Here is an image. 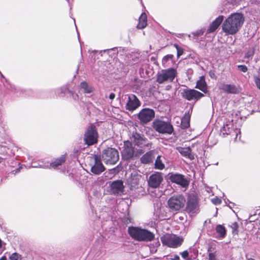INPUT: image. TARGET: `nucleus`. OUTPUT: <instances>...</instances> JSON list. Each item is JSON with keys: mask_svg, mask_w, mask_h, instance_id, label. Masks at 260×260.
<instances>
[{"mask_svg": "<svg viewBox=\"0 0 260 260\" xmlns=\"http://www.w3.org/2000/svg\"><path fill=\"white\" fill-rule=\"evenodd\" d=\"M110 189L114 194H121L124 191L122 181L120 180L113 181L110 185Z\"/></svg>", "mask_w": 260, "mask_h": 260, "instance_id": "aec40b11", "label": "nucleus"}, {"mask_svg": "<svg viewBox=\"0 0 260 260\" xmlns=\"http://www.w3.org/2000/svg\"><path fill=\"white\" fill-rule=\"evenodd\" d=\"M169 179L172 182L177 184L183 187H186L189 184L187 180L182 174H171L169 176Z\"/></svg>", "mask_w": 260, "mask_h": 260, "instance_id": "dca6fc26", "label": "nucleus"}, {"mask_svg": "<svg viewBox=\"0 0 260 260\" xmlns=\"http://www.w3.org/2000/svg\"><path fill=\"white\" fill-rule=\"evenodd\" d=\"M208 257V260H216V255L214 253H209Z\"/></svg>", "mask_w": 260, "mask_h": 260, "instance_id": "c9c22d12", "label": "nucleus"}, {"mask_svg": "<svg viewBox=\"0 0 260 260\" xmlns=\"http://www.w3.org/2000/svg\"><path fill=\"white\" fill-rule=\"evenodd\" d=\"M90 166L91 172L95 175H99L105 170V167L98 155H94L90 157Z\"/></svg>", "mask_w": 260, "mask_h": 260, "instance_id": "9b49d317", "label": "nucleus"}, {"mask_svg": "<svg viewBox=\"0 0 260 260\" xmlns=\"http://www.w3.org/2000/svg\"><path fill=\"white\" fill-rule=\"evenodd\" d=\"M219 88L225 92L231 94H238L241 91L240 87L235 84H224L222 85Z\"/></svg>", "mask_w": 260, "mask_h": 260, "instance_id": "6ab92c4d", "label": "nucleus"}, {"mask_svg": "<svg viewBox=\"0 0 260 260\" xmlns=\"http://www.w3.org/2000/svg\"><path fill=\"white\" fill-rule=\"evenodd\" d=\"M147 18L145 13H143L139 18V23L137 25V28L143 29L147 25Z\"/></svg>", "mask_w": 260, "mask_h": 260, "instance_id": "b1692460", "label": "nucleus"}, {"mask_svg": "<svg viewBox=\"0 0 260 260\" xmlns=\"http://www.w3.org/2000/svg\"><path fill=\"white\" fill-rule=\"evenodd\" d=\"M154 111L152 109L145 108L140 111L138 114V118L141 122L147 123L154 118Z\"/></svg>", "mask_w": 260, "mask_h": 260, "instance_id": "4468645a", "label": "nucleus"}, {"mask_svg": "<svg viewBox=\"0 0 260 260\" xmlns=\"http://www.w3.org/2000/svg\"><path fill=\"white\" fill-rule=\"evenodd\" d=\"M204 31L202 30H199L194 32H192V35L195 37H198L203 34Z\"/></svg>", "mask_w": 260, "mask_h": 260, "instance_id": "4c0bfd02", "label": "nucleus"}, {"mask_svg": "<svg viewBox=\"0 0 260 260\" xmlns=\"http://www.w3.org/2000/svg\"><path fill=\"white\" fill-rule=\"evenodd\" d=\"M181 127L186 128L189 126V119L188 117H184L181 120Z\"/></svg>", "mask_w": 260, "mask_h": 260, "instance_id": "c756f323", "label": "nucleus"}, {"mask_svg": "<svg viewBox=\"0 0 260 260\" xmlns=\"http://www.w3.org/2000/svg\"><path fill=\"white\" fill-rule=\"evenodd\" d=\"M254 53V50L253 48H250L245 55V58L248 59H251Z\"/></svg>", "mask_w": 260, "mask_h": 260, "instance_id": "7c9ffc66", "label": "nucleus"}, {"mask_svg": "<svg viewBox=\"0 0 260 260\" xmlns=\"http://www.w3.org/2000/svg\"><path fill=\"white\" fill-rule=\"evenodd\" d=\"M102 157L106 164L114 165L119 159V153L116 149L108 148L103 151Z\"/></svg>", "mask_w": 260, "mask_h": 260, "instance_id": "0eeeda50", "label": "nucleus"}, {"mask_svg": "<svg viewBox=\"0 0 260 260\" xmlns=\"http://www.w3.org/2000/svg\"><path fill=\"white\" fill-rule=\"evenodd\" d=\"M244 21V18L241 13H233L223 21L222 31L227 35H235L240 30Z\"/></svg>", "mask_w": 260, "mask_h": 260, "instance_id": "f257e3e1", "label": "nucleus"}, {"mask_svg": "<svg viewBox=\"0 0 260 260\" xmlns=\"http://www.w3.org/2000/svg\"><path fill=\"white\" fill-rule=\"evenodd\" d=\"M173 57V55L171 54L167 55L164 57L162 59V62H167L169 59H172Z\"/></svg>", "mask_w": 260, "mask_h": 260, "instance_id": "e433bc0d", "label": "nucleus"}, {"mask_svg": "<svg viewBox=\"0 0 260 260\" xmlns=\"http://www.w3.org/2000/svg\"><path fill=\"white\" fill-rule=\"evenodd\" d=\"M153 126L156 131L161 134H171L173 131V126L170 123L161 120H155Z\"/></svg>", "mask_w": 260, "mask_h": 260, "instance_id": "6e6552de", "label": "nucleus"}, {"mask_svg": "<svg viewBox=\"0 0 260 260\" xmlns=\"http://www.w3.org/2000/svg\"><path fill=\"white\" fill-rule=\"evenodd\" d=\"M196 88L200 89L204 93L207 91V85L205 81V77H200V79L197 81Z\"/></svg>", "mask_w": 260, "mask_h": 260, "instance_id": "5701e85b", "label": "nucleus"}, {"mask_svg": "<svg viewBox=\"0 0 260 260\" xmlns=\"http://www.w3.org/2000/svg\"><path fill=\"white\" fill-rule=\"evenodd\" d=\"M254 81L257 88L260 89V78L257 77H255Z\"/></svg>", "mask_w": 260, "mask_h": 260, "instance_id": "ea45409f", "label": "nucleus"}, {"mask_svg": "<svg viewBox=\"0 0 260 260\" xmlns=\"http://www.w3.org/2000/svg\"><path fill=\"white\" fill-rule=\"evenodd\" d=\"M80 87L81 89H83L84 92L86 93H91L93 91V88L85 82H81Z\"/></svg>", "mask_w": 260, "mask_h": 260, "instance_id": "c85d7f7f", "label": "nucleus"}, {"mask_svg": "<svg viewBox=\"0 0 260 260\" xmlns=\"http://www.w3.org/2000/svg\"><path fill=\"white\" fill-rule=\"evenodd\" d=\"M10 260H21V256L16 252L13 253L9 257Z\"/></svg>", "mask_w": 260, "mask_h": 260, "instance_id": "2f4dec72", "label": "nucleus"}, {"mask_svg": "<svg viewBox=\"0 0 260 260\" xmlns=\"http://www.w3.org/2000/svg\"><path fill=\"white\" fill-rule=\"evenodd\" d=\"M170 259L171 260H180V257L178 255H174V256H172Z\"/></svg>", "mask_w": 260, "mask_h": 260, "instance_id": "79ce46f5", "label": "nucleus"}, {"mask_svg": "<svg viewBox=\"0 0 260 260\" xmlns=\"http://www.w3.org/2000/svg\"><path fill=\"white\" fill-rule=\"evenodd\" d=\"M237 68L240 71L245 73L247 71V67L245 65H238Z\"/></svg>", "mask_w": 260, "mask_h": 260, "instance_id": "72a5a7b5", "label": "nucleus"}, {"mask_svg": "<svg viewBox=\"0 0 260 260\" xmlns=\"http://www.w3.org/2000/svg\"><path fill=\"white\" fill-rule=\"evenodd\" d=\"M98 139V133L95 126L91 125L88 128L85 133L84 140L85 144L88 145H91L96 143Z\"/></svg>", "mask_w": 260, "mask_h": 260, "instance_id": "f8f14e48", "label": "nucleus"}, {"mask_svg": "<svg viewBox=\"0 0 260 260\" xmlns=\"http://www.w3.org/2000/svg\"><path fill=\"white\" fill-rule=\"evenodd\" d=\"M140 106V102L137 96L134 94H129L128 96V101L126 104V110L133 111Z\"/></svg>", "mask_w": 260, "mask_h": 260, "instance_id": "a211bd4d", "label": "nucleus"}, {"mask_svg": "<svg viewBox=\"0 0 260 260\" xmlns=\"http://www.w3.org/2000/svg\"><path fill=\"white\" fill-rule=\"evenodd\" d=\"M177 75V71L174 68L162 70L157 74L156 81L159 84L170 82L173 81Z\"/></svg>", "mask_w": 260, "mask_h": 260, "instance_id": "7ed1b4c3", "label": "nucleus"}, {"mask_svg": "<svg viewBox=\"0 0 260 260\" xmlns=\"http://www.w3.org/2000/svg\"><path fill=\"white\" fill-rule=\"evenodd\" d=\"M240 134V129L235 128L232 120L226 121L221 129V135L223 137L231 135L233 136H235V139H237L238 134Z\"/></svg>", "mask_w": 260, "mask_h": 260, "instance_id": "1a4fd4ad", "label": "nucleus"}, {"mask_svg": "<svg viewBox=\"0 0 260 260\" xmlns=\"http://www.w3.org/2000/svg\"><path fill=\"white\" fill-rule=\"evenodd\" d=\"M163 180L162 173L156 172L151 175L148 180V183L149 187L156 188L159 186Z\"/></svg>", "mask_w": 260, "mask_h": 260, "instance_id": "2eb2a0df", "label": "nucleus"}, {"mask_svg": "<svg viewBox=\"0 0 260 260\" xmlns=\"http://www.w3.org/2000/svg\"><path fill=\"white\" fill-rule=\"evenodd\" d=\"M203 96V93L194 89H186L183 92V96L188 101L198 100Z\"/></svg>", "mask_w": 260, "mask_h": 260, "instance_id": "f3484780", "label": "nucleus"}, {"mask_svg": "<svg viewBox=\"0 0 260 260\" xmlns=\"http://www.w3.org/2000/svg\"><path fill=\"white\" fill-rule=\"evenodd\" d=\"M164 157L160 155L157 157L155 162V168L158 170H162L165 168V165L163 163Z\"/></svg>", "mask_w": 260, "mask_h": 260, "instance_id": "a878e982", "label": "nucleus"}, {"mask_svg": "<svg viewBox=\"0 0 260 260\" xmlns=\"http://www.w3.org/2000/svg\"><path fill=\"white\" fill-rule=\"evenodd\" d=\"M48 167H49L48 165H39L38 166L34 165V166H32V167H34V168H47Z\"/></svg>", "mask_w": 260, "mask_h": 260, "instance_id": "a19ab883", "label": "nucleus"}, {"mask_svg": "<svg viewBox=\"0 0 260 260\" xmlns=\"http://www.w3.org/2000/svg\"><path fill=\"white\" fill-rule=\"evenodd\" d=\"M176 149L183 156L191 160L194 159V154L192 153L191 149L189 147H178Z\"/></svg>", "mask_w": 260, "mask_h": 260, "instance_id": "412c9836", "label": "nucleus"}, {"mask_svg": "<svg viewBox=\"0 0 260 260\" xmlns=\"http://www.w3.org/2000/svg\"><path fill=\"white\" fill-rule=\"evenodd\" d=\"M60 90L62 92H65L67 90V89L66 87H63L60 89Z\"/></svg>", "mask_w": 260, "mask_h": 260, "instance_id": "c03bdc74", "label": "nucleus"}, {"mask_svg": "<svg viewBox=\"0 0 260 260\" xmlns=\"http://www.w3.org/2000/svg\"><path fill=\"white\" fill-rule=\"evenodd\" d=\"M0 260H7V258L6 256H4L3 257H1V258L0 259Z\"/></svg>", "mask_w": 260, "mask_h": 260, "instance_id": "a18cd8bd", "label": "nucleus"}, {"mask_svg": "<svg viewBox=\"0 0 260 260\" xmlns=\"http://www.w3.org/2000/svg\"><path fill=\"white\" fill-rule=\"evenodd\" d=\"M143 153L141 149H135L133 144L129 141L124 142L121 154L122 157L126 160L129 159L135 156H138Z\"/></svg>", "mask_w": 260, "mask_h": 260, "instance_id": "20e7f679", "label": "nucleus"}, {"mask_svg": "<svg viewBox=\"0 0 260 260\" xmlns=\"http://www.w3.org/2000/svg\"><path fill=\"white\" fill-rule=\"evenodd\" d=\"M132 139L136 145L141 148L150 149L152 145L146 138L136 132L133 133Z\"/></svg>", "mask_w": 260, "mask_h": 260, "instance_id": "ddd939ff", "label": "nucleus"}, {"mask_svg": "<svg viewBox=\"0 0 260 260\" xmlns=\"http://www.w3.org/2000/svg\"><path fill=\"white\" fill-rule=\"evenodd\" d=\"M128 232L134 239L139 241H151L154 238L153 233L147 230L138 227H129Z\"/></svg>", "mask_w": 260, "mask_h": 260, "instance_id": "f03ea898", "label": "nucleus"}, {"mask_svg": "<svg viewBox=\"0 0 260 260\" xmlns=\"http://www.w3.org/2000/svg\"><path fill=\"white\" fill-rule=\"evenodd\" d=\"M65 161V156L64 155H62L58 159H56L53 162H51L50 164V166L52 168L55 169L58 166L61 165L62 163H63Z\"/></svg>", "mask_w": 260, "mask_h": 260, "instance_id": "bb28decb", "label": "nucleus"}, {"mask_svg": "<svg viewBox=\"0 0 260 260\" xmlns=\"http://www.w3.org/2000/svg\"><path fill=\"white\" fill-rule=\"evenodd\" d=\"M211 201L215 205L219 204H220V203L221 202V200L217 197H215V198L212 199L211 200Z\"/></svg>", "mask_w": 260, "mask_h": 260, "instance_id": "f704fd0d", "label": "nucleus"}, {"mask_svg": "<svg viewBox=\"0 0 260 260\" xmlns=\"http://www.w3.org/2000/svg\"><path fill=\"white\" fill-rule=\"evenodd\" d=\"M223 20V16L222 15L218 16L210 24L209 27L207 29V33H210L215 31L220 25Z\"/></svg>", "mask_w": 260, "mask_h": 260, "instance_id": "4be33fe9", "label": "nucleus"}, {"mask_svg": "<svg viewBox=\"0 0 260 260\" xmlns=\"http://www.w3.org/2000/svg\"><path fill=\"white\" fill-rule=\"evenodd\" d=\"M174 46L177 49L178 57H180L183 53V49L176 44L174 45Z\"/></svg>", "mask_w": 260, "mask_h": 260, "instance_id": "473e14b6", "label": "nucleus"}, {"mask_svg": "<svg viewBox=\"0 0 260 260\" xmlns=\"http://www.w3.org/2000/svg\"><path fill=\"white\" fill-rule=\"evenodd\" d=\"M215 230L219 237L223 238L225 237L226 230L223 226L220 224L217 225L216 227Z\"/></svg>", "mask_w": 260, "mask_h": 260, "instance_id": "cd10ccee", "label": "nucleus"}, {"mask_svg": "<svg viewBox=\"0 0 260 260\" xmlns=\"http://www.w3.org/2000/svg\"><path fill=\"white\" fill-rule=\"evenodd\" d=\"M185 202L186 200L182 194H176L169 199L168 204L172 211H178L184 207Z\"/></svg>", "mask_w": 260, "mask_h": 260, "instance_id": "39448f33", "label": "nucleus"}, {"mask_svg": "<svg viewBox=\"0 0 260 260\" xmlns=\"http://www.w3.org/2000/svg\"><path fill=\"white\" fill-rule=\"evenodd\" d=\"M181 255L183 258L186 259V258L189 255V253L187 250H185L181 253Z\"/></svg>", "mask_w": 260, "mask_h": 260, "instance_id": "58836bf2", "label": "nucleus"}, {"mask_svg": "<svg viewBox=\"0 0 260 260\" xmlns=\"http://www.w3.org/2000/svg\"><path fill=\"white\" fill-rule=\"evenodd\" d=\"M115 97V95L114 93H111L110 95H109V98L111 99V100H113Z\"/></svg>", "mask_w": 260, "mask_h": 260, "instance_id": "37998d69", "label": "nucleus"}, {"mask_svg": "<svg viewBox=\"0 0 260 260\" xmlns=\"http://www.w3.org/2000/svg\"><path fill=\"white\" fill-rule=\"evenodd\" d=\"M186 210L190 214L197 213L199 211V201L193 194H190L188 196Z\"/></svg>", "mask_w": 260, "mask_h": 260, "instance_id": "9d476101", "label": "nucleus"}, {"mask_svg": "<svg viewBox=\"0 0 260 260\" xmlns=\"http://www.w3.org/2000/svg\"><path fill=\"white\" fill-rule=\"evenodd\" d=\"M164 245L171 248H177L181 246L183 239L182 237L175 235L166 234L161 237Z\"/></svg>", "mask_w": 260, "mask_h": 260, "instance_id": "423d86ee", "label": "nucleus"}, {"mask_svg": "<svg viewBox=\"0 0 260 260\" xmlns=\"http://www.w3.org/2000/svg\"><path fill=\"white\" fill-rule=\"evenodd\" d=\"M152 160V151H150L144 155H143L141 158V161L143 164H148Z\"/></svg>", "mask_w": 260, "mask_h": 260, "instance_id": "393cba45", "label": "nucleus"}]
</instances>
